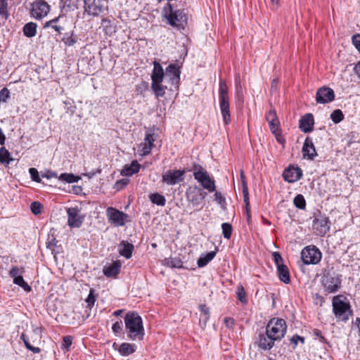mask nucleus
Here are the masks:
<instances>
[{"label": "nucleus", "mask_w": 360, "mask_h": 360, "mask_svg": "<svg viewBox=\"0 0 360 360\" xmlns=\"http://www.w3.org/2000/svg\"><path fill=\"white\" fill-rule=\"evenodd\" d=\"M214 200L220 205L222 207L226 205V199L219 191H216L214 193Z\"/></svg>", "instance_id": "52"}, {"label": "nucleus", "mask_w": 360, "mask_h": 360, "mask_svg": "<svg viewBox=\"0 0 360 360\" xmlns=\"http://www.w3.org/2000/svg\"><path fill=\"white\" fill-rule=\"evenodd\" d=\"M23 272V268L19 269L17 266H13L9 271V275L13 279L14 284L20 286L26 292H30L32 288L25 281L22 276Z\"/></svg>", "instance_id": "16"}, {"label": "nucleus", "mask_w": 360, "mask_h": 360, "mask_svg": "<svg viewBox=\"0 0 360 360\" xmlns=\"http://www.w3.org/2000/svg\"><path fill=\"white\" fill-rule=\"evenodd\" d=\"M20 339L23 341L26 348L28 350L32 351L34 354H38L40 352V351H41L40 348L32 346L30 344V342H29V340H27V338H26V335L25 334L22 333L20 335Z\"/></svg>", "instance_id": "42"}, {"label": "nucleus", "mask_w": 360, "mask_h": 360, "mask_svg": "<svg viewBox=\"0 0 360 360\" xmlns=\"http://www.w3.org/2000/svg\"><path fill=\"white\" fill-rule=\"evenodd\" d=\"M199 309L201 311V315L200 316V324L202 326L205 327L210 316V309L206 306V304H200L199 306Z\"/></svg>", "instance_id": "31"}, {"label": "nucleus", "mask_w": 360, "mask_h": 360, "mask_svg": "<svg viewBox=\"0 0 360 360\" xmlns=\"http://www.w3.org/2000/svg\"><path fill=\"white\" fill-rule=\"evenodd\" d=\"M300 335H294L290 340V344L292 345V347L295 349L298 344Z\"/></svg>", "instance_id": "62"}, {"label": "nucleus", "mask_w": 360, "mask_h": 360, "mask_svg": "<svg viewBox=\"0 0 360 360\" xmlns=\"http://www.w3.org/2000/svg\"><path fill=\"white\" fill-rule=\"evenodd\" d=\"M186 169H169L162 173V181L169 186L176 185L184 181Z\"/></svg>", "instance_id": "11"}, {"label": "nucleus", "mask_w": 360, "mask_h": 360, "mask_svg": "<svg viewBox=\"0 0 360 360\" xmlns=\"http://www.w3.org/2000/svg\"><path fill=\"white\" fill-rule=\"evenodd\" d=\"M228 90L226 82L220 79L219 83V100L229 99Z\"/></svg>", "instance_id": "34"}, {"label": "nucleus", "mask_w": 360, "mask_h": 360, "mask_svg": "<svg viewBox=\"0 0 360 360\" xmlns=\"http://www.w3.org/2000/svg\"><path fill=\"white\" fill-rule=\"evenodd\" d=\"M216 256L215 251H210L205 255H202L198 259L197 264L199 267L206 266L210 261H212Z\"/></svg>", "instance_id": "32"}, {"label": "nucleus", "mask_w": 360, "mask_h": 360, "mask_svg": "<svg viewBox=\"0 0 360 360\" xmlns=\"http://www.w3.org/2000/svg\"><path fill=\"white\" fill-rule=\"evenodd\" d=\"M342 276L335 273H327L322 278V285L324 291L327 293H335L339 290L341 287Z\"/></svg>", "instance_id": "7"}, {"label": "nucleus", "mask_w": 360, "mask_h": 360, "mask_svg": "<svg viewBox=\"0 0 360 360\" xmlns=\"http://www.w3.org/2000/svg\"><path fill=\"white\" fill-rule=\"evenodd\" d=\"M314 119L311 113L305 114L299 121V128L304 133H309L313 131Z\"/></svg>", "instance_id": "22"}, {"label": "nucleus", "mask_w": 360, "mask_h": 360, "mask_svg": "<svg viewBox=\"0 0 360 360\" xmlns=\"http://www.w3.org/2000/svg\"><path fill=\"white\" fill-rule=\"evenodd\" d=\"M278 119L277 117L276 112L274 109H271L266 115V120L267 122L274 121V120Z\"/></svg>", "instance_id": "58"}, {"label": "nucleus", "mask_w": 360, "mask_h": 360, "mask_svg": "<svg viewBox=\"0 0 360 360\" xmlns=\"http://www.w3.org/2000/svg\"><path fill=\"white\" fill-rule=\"evenodd\" d=\"M240 177L241 180L242 184V192L243 195V201L245 207V213L247 217V221L249 222L251 218L250 215V198H249V192L248 187L246 181V177L245 175V172L243 170L240 171Z\"/></svg>", "instance_id": "18"}, {"label": "nucleus", "mask_w": 360, "mask_h": 360, "mask_svg": "<svg viewBox=\"0 0 360 360\" xmlns=\"http://www.w3.org/2000/svg\"><path fill=\"white\" fill-rule=\"evenodd\" d=\"M61 34H63V37L60 40L67 46H75L79 40L78 36L75 34L73 30L62 33Z\"/></svg>", "instance_id": "28"}, {"label": "nucleus", "mask_w": 360, "mask_h": 360, "mask_svg": "<svg viewBox=\"0 0 360 360\" xmlns=\"http://www.w3.org/2000/svg\"><path fill=\"white\" fill-rule=\"evenodd\" d=\"M195 179L200 184L201 188L206 189L209 192L215 191V181L210 176L207 172L201 175H195Z\"/></svg>", "instance_id": "20"}, {"label": "nucleus", "mask_w": 360, "mask_h": 360, "mask_svg": "<svg viewBox=\"0 0 360 360\" xmlns=\"http://www.w3.org/2000/svg\"><path fill=\"white\" fill-rule=\"evenodd\" d=\"M181 70L177 63H171L164 71L160 63L155 60L153 62V69L151 73V89L156 98L163 97L165 95L167 86L162 84L164 77L168 78L170 83L171 91H178L180 82Z\"/></svg>", "instance_id": "1"}, {"label": "nucleus", "mask_w": 360, "mask_h": 360, "mask_svg": "<svg viewBox=\"0 0 360 360\" xmlns=\"http://www.w3.org/2000/svg\"><path fill=\"white\" fill-rule=\"evenodd\" d=\"M267 122L269 123V127L272 134H275L276 131H278V129H281L280 121L278 119L274 120V121H269Z\"/></svg>", "instance_id": "50"}, {"label": "nucleus", "mask_w": 360, "mask_h": 360, "mask_svg": "<svg viewBox=\"0 0 360 360\" xmlns=\"http://www.w3.org/2000/svg\"><path fill=\"white\" fill-rule=\"evenodd\" d=\"M302 152L304 158L311 160H314V158L317 155L312 139L309 136H307L305 139Z\"/></svg>", "instance_id": "21"}, {"label": "nucleus", "mask_w": 360, "mask_h": 360, "mask_svg": "<svg viewBox=\"0 0 360 360\" xmlns=\"http://www.w3.org/2000/svg\"><path fill=\"white\" fill-rule=\"evenodd\" d=\"M119 253L126 259H130L134 249L133 244L126 240H122L118 246Z\"/></svg>", "instance_id": "25"}, {"label": "nucleus", "mask_w": 360, "mask_h": 360, "mask_svg": "<svg viewBox=\"0 0 360 360\" xmlns=\"http://www.w3.org/2000/svg\"><path fill=\"white\" fill-rule=\"evenodd\" d=\"M58 243V241L53 237L52 236V238L50 239L49 238V240L47 242V248L52 250V251H55V250L53 249L54 248L57 247V243Z\"/></svg>", "instance_id": "59"}, {"label": "nucleus", "mask_w": 360, "mask_h": 360, "mask_svg": "<svg viewBox=\"0 0 360 360\" xmlns=\"http://www.w3.org/2000/svg\"><path fill=\"white\" fill-rule=\"evenodd\" d=\"M84 8L88 15L103 16L108 11V1L107 0H84Z\"/></svg>", "instance_id": "4"}, {"label": "nucleus", "mask_w": 360, "mask_h": 360, "mask_svg": "<svg viewBox=\"0 0 360 360\" xmlns=\"http://www.w3.org/2000/svg\"><path fill=\"white\" fill-rule=\"evenodd\" d=\"M13 160L11 157L9 151L4 146L0 148V162L4 165H8Z\"/></svg>", "instance_id": "36"}, {"label": "nucleus", "mask_w": 360, "mask_h": 360, "mask_svg": "<svg viewBox=\"0 0 360 360\" xmlns=\"http://www.w3.org/2000/svg\"><path fill=\"white\" fill-rule=\"evenodd\" d=\"M10 98L9 90L4 87L0 91V103H6Z\"/></svg>", "instance_id": "51"}, {"label": "nucleus", "mask_w": 360, "mask_h": 360, "mask_svg": "<svg viewBox=\"0 0 360 360\" xmlns=\"http://www.w3.org/2000/svg\"><path fill=\"white\" fill-rule=\"evenodd\" d=\"M219 108L221 113L223 117V121L225 124H229L231 122V114H230V105L229 99L219 100Z\"/></svg>", "instance_id": "24"}, {"label": "nucleus", "mask_w": 360, "mask_h": 360, "mask_svg": "<svg viewBox=\"0 0 360 360\" xmlns=\"http://www.w3.org/2000/svg\"><path fill=\"white\" fill-rule=\"evenodd\" d=\"M162 17L167 20V23L173 27L184 28L187 22V16L184 9L174 10L170 3L166 4L162 11Z\"/></svg>", "instance_id": "3"}, {"label": "nucleus", "mask_w": 360, "mask_h": 360, "mask_svg": "<svg viewBox=\"0 0 360 360\" xmlns=\"http://www.w3.org/2000/svg\"><path fill=\"white\" fill-rule=\"evenodd\" d=\"M352 42L354 47L360 53V34H356L352 37Z\"/></svg>", "instance_id": "55"}, {"label": "nucleus", "mask_w": 360, "mask_h": 360, "mask_svg": "<svg viewBox=\"0 0 360 360\" xmlns=\"http://www.w3.org/2000/svg\"><path fill=\"white\" fill-rule=\"evenodd\" d=\"M127 337L131 340H142L145 333L142 318L137 312L129 311L124 317Z\"/></svg>", "instance_id": "2"}, {"label": "nucleus", "mask_w": 360, "mask_h": 360, "mask_svg": "<svg viewBox=\"0 0 360 360\" xmlns=\"http://www.w3.org/2000/svg\"><path fill=\"white\" fill-rule=\"evenodd\" d=\"M37 25L35 22H30L26 23L22 29L23 34L27 37H33L37 34Z\"/></svg>", "instance_id": "33"}, {"label": "nucleus", "mask_w": 360, "mask_h": 360, "mask_svg": "<svg viewBox=\"0 0 360 360\" xmlns=\"http://www.w3.org/2000/svg\"><path fill=\"white\" fill-rule=\"evenodd\" d=\"M188 172H193V176L195 177V175H201L202 174H204L207 172V171L199 164L198 163H193L192 165V167L187 169Z\"/></svg>", "instance_id": "45"}, {"label": "nucleus", "mask_w": 360, "mask_h": 360, "mask_svg": "<svg viewBox=\"0 0 360 360\" xmlns=\"http://www.w3.org/2000/svg\"><path fill=\"white\" fill-rule=\"evenodd\" d=\"M96 300V295H95V290L93 288H91L89 290V295L85 300V302L87 303L86 307H88L89 309H91Z\"/></svg>", "instance_id": "41"}, {"label": "nucleus", "mask_w": 360, "mask_h": 360, "mask_svg": "<svg viewBox=\"0 0 360 360\" xmlns=\"http://www.w3.org/2000/svg\"><path fill=\"white\" fill-rule=\"evenodd\" d=\"M302 170L299 167L289 166L283 173V177L289 183H294L300 180L302 176Z\"/></svg>", "instance_id": "19"}, {"label": "nucleus", "mask_w": 360, "mask_h": 360, "mask_svg": "<svg viewBox=\"0 0 360 360\" xmlns=\"http://www.w3.org/2000/svg\"><path fill=\"white\" fill-rule=\"evenodd\" d=\"M276 340L266 330L260 331L255 338V345L259 350L267 351L271 349Z\"/></svg>", "instance_id": "12"}, {"label": "nucleus", "mask_w": 360, "mask_h": 360, "mask_svg": "<svg viewBox=\"0 0 360 360\" xmlns=\"http://www.w3.org/2000/svg\"><path fill=\"white\" fill-rule=\"evenodd\" d=\"M312 333L314 336L319 339L320 342L323 343H326V339L322 335V333L320 330L316 328L314 329Z\"/></svg>", "instance_id": "60"}, {"label": "nucleus", "mask_w": 360, "mask_h": 360, "mask_svg": "<svg viewBox=\"0 0 360 360\" xmlns=\"http://www.w3.org/2000/svg\"><path fill=\"white\" fill-rule=\"evenodd\" d=\"M111 20L108 18H103L101 20V25L105 30H108V27H111Z\"/></svg>", "instance_id": "64"}, {"label": "nucleus", "mask_w": 360, "mask_h": 360, "mask_svg": "<svg viewBox=\"0 0 360 360\" xmlns=\"http://www.w3.org/2000/svg\"><path fill=\"white\" fill-rule=\"evenodd\" d=\"M206 196L207 192L196 185L189 186L186 191V200L193 207L199 206Z\"/></svg>", "instance_id": "8"}, {"label": "nucleus", "mask_w": 360, "mask_h": 360, "mask_svg": "<svg viewBox=\"0 0 360 360\" xmlns=\"http://www.w3.org/2000/svg\"><path fill=\"white\" fill-rule=\"evenodd\" d=\"M59 180L65 181L68 183H75L77 182L79 178L73 174L63 173L58 177Z\"/></svg>", "instance_id": "39"}, {"label": "nucleus", "mask_w": 360, "mask_h": 360, "mask_svg": "<svg viewBox=\"0 0 360 360\" xmlns=\"http://www.w3.org/2000/svg\"><path fill=\"white\" fill-rule=\"evenodd\" d=\"M121 264L120 262H114L112 264L103 268V274L108 278H116L120 274Z\"/></svg>", "instance_id": "26"}, {"label": "nucleus", "mask_w": 360, "mask_h": 360, "mask_svg": "<svg viewBox=\"0 0 360 360\" xmlns=\"http://www.w3.org/2000/svg\"><path fill=\"white\" fill-rule=\"evenodd\" d=\"M123 323L121 320L116 321L112 326V330L116 336H120L123 330Z\"/></svg>", "instance_id": "47"}, {"label": "nucleus", "mask_w": 360, "mask_h": 360, "mask_svg": "<svg viewBox=\"0 0 360 360\" xmlns=\"http://www.w3.org/2000/svg\"><path fill=\"white\" fill-rule=\"evenodd\" d=\"M154 135V133H152L151 131L146 132L144 143L141 144V152L143 155H148L154 146V141L155 140Z\"/></svg>", "instance_id": "23"}, {"label": "nucleus", "mask_w": 360, "mask_h": 360, "mask_svg": "<svg viewBox=\"0 0 360 360\" xmlns=\"http://www.w3.org/2000/svg\"><path fill=\"white\" fill-rule=\"evenodd\" d=\"M224 323L226 324V327L232 328L234 326L235 321L233 318L226 317L224 319Z\"/></svg>", "instance_id": "63"}, {"label": "nucleus", "mask_w": 360, "mask_h": 360, "mask_svg": "<svg viewBox=\"0 0 360 360\" xmlns=\"http://www.w3.org/2000/svg\"><path fill=\"white\" fill-rule=\"evenodd\" d=\"M29 173L30 174L31 179L32 181L41 183V179L40 178L39 175L38 170L36 168L32 167L29 169Z\"/></svg>", "instance_id": "49"}, {"label": "nucleus", "mask_w": 360, "mask_h": 360, "mask_svg": "<svg viewBox=\"0 0 360 360\" xmlns=\"http://www.w3.org/2000/svg\"><path fill=\"white\" fill-rule=\"evenodd\" d=\"M8 3L6 0H0V15H8Z\"/></svg>", "instance_id": "56"}, {"label": "nucleus", "mask_w": 360, "mask_h": 360, "mask_svg": "<svg viewBox=\"0 0 360 360\" xmlns=\"http://www.w3.org/2000/svg\"><path fill=\"white\" fill-rule=\"evenodd\" d=\"M341 296H335L333 298V311L336 318L347 321L349 316L352 314L351 306L349 302H344L340 299Z\"/></svg>", "instance_id": "6"}, {"label": "nucleus", "mask_w": 360, "mask_h": 360, "mask_svg": "<svg viewBox=\"0 0 360 360\" xmlns=\"http://www.w3.org/2000/svg\"><path fill=\"white\" fill-rule=\"evenodd\" d=\"M272 256H273L274 261L275 264H276L277 267H278V266H280V265H284L283 264V258L278 252H274L272 254Z\"/></svg>", "instance_id": "57"}, {"label": "nucleus", "mask_w": 360, "mask_h": 360, "mask_svg": "<svg viewBox=\"0 0 360 360\" xmlns=\"http://www.w3.org/2000/svg\"><path fill=\"white\" fill-rule=\"evenodd\" d=\"M330 119L335 124H338L344 119V115L341 110L336 109L330 114Z\"/></svg>", "instance_id": "43"}, {"label": "nucleus", "mask_w": 360, "mask_h": 360, "mask_svg": "<svg viewBox=\"0 0 360 360\" xmlns=\"http://www.w3.org/2000/svg\"><path fill=\"white\" fill-rule=\"evenodd\" d=\"M41 176L43 178H46L47 179H51L52 178H57V173L55 172H53L51 170H46L44 172H41Z\"/></svg>", "instance_id": "54"}, {"label": "nucleus", "mask_w": 360, "mask_h": 360, "mask_svg": "<svg viewBox=\"0 0 360 360\" xmlns=\"http://www.w3.org/2000/svg\"><path fill=\"white\" fill-rule=\"evenodd\" d=\"M277 272L279 279L284 283L290 282V276L288 268L286 265H280L277 267Z\"/></svg>", "instance_id": "30"}, {"label": "nucleus", "mask_w": 360, "mask_h": 360, "mask_svg": "<svg viewBox=\"0 0 360 360\" xmlns=\"http://www.w3.org/2000/svg\"><path fill=\"white\" fill-rule=\"evenodd\" d=\"M237 298L243 304L248 303V299L246 297V292L245 288L242 285H240L237 288Z\"/></svg>", "instance_id": "40"}, {"label": "nucleus", "mask_w": 360, "mask_h": 360, "mask_svg": "<svg viewBox=\"0 0 360 360\" xmlns=\"http://www.w3.org/2000/svg\"><path fill=\"white\" fill-rule=\"evenodd\" d=\"M265 330L273 337L276 341H280L284 338L287 331L286 322L281 318L271 319L266 326Z\"/></svg>", "instance_id": "5"}, {"label": "nucleus", "mask_w": 360, "mask_h": 360, "mask_svg": "<svg viewBox=\"0 0 360 360\" xmlns=\"http://www.w3.org/2000/svg\"><path fill=\"white\" fill-rule=\"evenodd\" d=\"M334 91L327 86L319 88L316 94V101L318 103L326 104L335 100Z\"/></svg>", "instance_id": "17"}, {"label": "nucleus", "mask_w": 360, "mask_h": 360, "mask_svg": "<svg viewBox=\"0 0 360 360\" xmlns=\"http://www.w3.org/2000/svg\"><path fill=\"white\" fill-rule=\"evenodd\" d=\"M42 205L37 201H34L30 205V210L34 215L41 214Z\"/></svg>", "instance_id": "48"}, {"label": "nucleus", "mask_w": 360, "mask_h": 360, "mask_svg": "<svg viewBox=\"0 0 360 360\" xmlns=\"http://www.w3.org/2000/svg\"><path fill=\"white\" fill-rule=\"evenodd\" d=\"M50 11V6L44 0H37L32 4L31 15L35 19H41L46 16Z\"/></svg>", "instance_id": "15"}, {"label": "nucleus", "mask_w": 360, "mask_h": 360, "mask_svg": "<svg viewBox=\"0 0 360 360\" xmlns=\"http://www.w3.org/2000/svg\"><path fill=\"white\" fill-rule=\"evenodd\" d=\"M314 231L317 235L323 236L330 230V221L326 214H322L320 212L314 216L312 223Z\"/></svg>", "instance_id": "9"}, {"label": "nucleus", "mask_w": 360, "mask_h": 360, "mask_svg": "<svg viewBox=\"0 0 360 360\" xmlns=\"http://www.w3.org/2000/svg\"><path fill=\"white\" fill-rule=\"evenodd\" d=\"M136 346L134 344L123 342L120 345L118 352L124 356H127L136 352Z\"/></svg>", "instance_id": "29"}, {"label": "nucleus", "mask_w": 360, "mask_h": 360, "mask_svg": "<svg viewBox=\"0 0 360 360\" xmlns=\"http://www.w3.org/2000/svg\"><path fill=\"white\" fill-rule=\"evenodd\" d=\"M294 205L300 210L306 209V200L302 194H297L293 199Z\"/></svg>", "instance_id": "38"}, {"label": "nucleus", "mask_w": 360, "mask_h": 360, "mask_svg": "<svg viewBox=\"0 0 360 360\" xmlns=\"http://www.w3.org/2000/svg\"><path fill=\"white\" fill-rule=\"evenodd\" d=\"M75 0H65L63 8L64 9H65V8L67 7L68 8V9L66 10V11H67L68 10L72 9V7H76V4H75ZM73 9H74V8H72V10Z\"/></svg>", "instance_id": "61"}, {"label": "nucleus", "mask_w": 360, "mask_h": 360, "mask_svg": "<svg viewBox=\"0 0 360 360\" xmlns=\"http://www.w3.org/2000/svg\"><path fill=\"white\" fill-rule=\"evenodd\" d=\"M129 183V179H122L115 182L114 184L113 188L115 189L117 191H119L124 188H125L128 184Z\"/></svg>", "instance_id": "46"}, {"label": "nucleus", "mask_w": 360, "mask_h": 360, "mask_svg": "<svg viewBox=\"0 0 360 360\" xmlns=\"http://www.w3.org/2000/svg\"><path fill=\"white\" fill-rule=\"evenodd\" d=\"M149 199L152 203L158 206H165L166 204L165 197L158 193H151L149 195Z\"/></svg>", "instance_id": "35"}, {"label": "nucleus", "mask_w": 360, "mask_h": 360, "mask_svg": "<svg viewBox=\"0 0 360 360\" xmlns=\"http://www.w3.org/2000/svg\"><path fill=\"white\" fill-rule=\"evenodd\" d=\"M321 252L314 245L304 248L301 252V258L305 264H318L321 259Z\"/></svg>", "instance_id": "10"}, {"label": "nucleus", "mask_w": 360, "mask_h": 360, "mask_svg": "<svg viewBox=\"0 0 360 360\" xmlns=\"http://www.w3.org/2000/svg\"><path fill=\"white\" fill-rule=\"evenodd\" d=\"M164 264L167 265L172 268H183V262L179 257L166 258L164 260Z\"/></svg>", "instance_id": "37"}, {"label": "nucleus", "mask_w": 360, "mask_h": 360, "mask_svg": "<svg viewBox=\"0 0 360 360\" xmlns=\"http://www.w3.org/2000/svg\"><path fill=\"white\" fill-rule=\"evenodd\" d=\"M221 229H222V233L224 237L226 239H230L231 237L233 228L231 224L229 223H223L221 224Z\"/></svg>", "instance_id": "44"}, {"label": "nucleus", "mask_w": 360, "mask_h": 360, "mask_svg": "<svg viewBox=\"0 0 360 360\" xmlns=\"http://www.w3.org/2000/svg\"><path fill=\"white\" fill-rule=\"evenodd\" d=\"M141 165L137 160H133L130 165H125L121 171V175L125 176H131L139 172Z\"/></svg>", "instance_id": "27"}, {"label": "nucleus", "mask_w": 360, "mask_h": 360, "mask_svg": "<svg viewBox=\"0 0 360 360\" xmlns=\"http://www.w3.org/2000/svg\"><path fill=\"white\" fill-rule=\"evenodd\" d=\"M63 346L62 349H65L66 351H68L72 343V338L70 335L64 336L63 338Z\"/></svg>", "instance_id": "53"}, {"label": "nucleus", "mask_w": 360, "mask_h": 360, "mask_svg": "<svg viewBox=\"0 0 360 360\" xmlns=\"http://www.w3.org/2000/svg\"><path fill=\"white\" fill-rule=\"evenodd\" d=\"M106 215L108 221L117 226H123L128 220L129 215L112 207H108L106 210Z\"/></svg>", "instance_id": "13"}, {"label": "nucleus", "mask_w": 360, "mask_h": 360, "mask_svg": "<svg viewBox=\"0 0 360 360\" xmlns=\"http://www.w3.org/2000/svg\"><path fill=\"white\" fill-rule=\"evenodd\" d=\"M68 224L71 228L82 226L84 216L81 214V209L77 206L70 207L67 210Z\"/></svg>", "instance_id": "14"}]
</instances>
